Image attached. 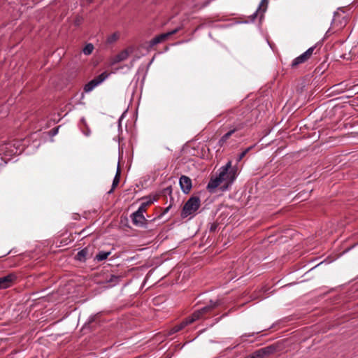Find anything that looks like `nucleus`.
I'll return each mask as SVG.
<instances>
[{
  "mask_svg": "<svg viewBox=\"0 0 358 358\" xmlns=\"http://www.w3.org/2000/svg\"><path fill=\"white\" fill-rule=\"evenodd\" d=\"M217 228V224L216 223H213L211 225H210V232H214L216 231Z\"/></svg>",
  "mask_w": 358,
  "mask_h": 358,
  "instance_id": "nucleus-30",
  "label": "nucleus"
},
{
  "mask_svg": "<svg viewBox=\"0 0 358 358\" xmlns=\"http://www.w3.org/2000/svg\"><path fill=\"white\" fill-rule=\"evenodd\" d=\"M224 171L219 172L218 176L215 178H210V180L207 185V189L210 192H213L220 183L223 182V176L226 173L227 169H224Z\"/></svg>",
  "mask_w": 358,
  "mask_h": 358,
  "instance_id": "nucleus-9",
  "label": "nucleus"
},
{
  "mask_svg": "<svg viewBox=\"0 0 358 358\" xmlns=\"http://www.w3.org/2000/svg\"><path fill=\"white\" fill-rule=\"evenodd\" d=\"M163 192H164V194H171L172 187L171 186L167 187L166 188L164 189Z\"/></svg>",
  "mask_w": 358,
  "mask_h": 358,
  "instance_id": "nucleus-29",
  "label": "nucleus"
},
{
  "mask_svg": "<svg viewBox=\"0 0 358 358\" xmlns=\"http://www.w3.org/2000/svg\"><path fill=\"white\" fill-rule=\"evenodd\" d=\"M10 251L8 252L6 254L3 255V256L7 255L10 254Z\"/></svg>",
  "mask_w": 358,
  "mask_h": 358,
  "instance_id": "nucleus-34",
  "label": "nucleus"
},
{
  "mask_svg": "<svg viewBox=\"0 0 358 358\" xmlns=\"http://www.w3.org/2000/svg\"><path fill=\"white\" fill-rule=\"evenodd\" d=\"M196 320L193 317V316L191 315L190 316L187 317L185 320H183L180 324H178V326L180 327V329H183L188 324H190L195 322Z\"/></svg>",
  "mask_w": 358,
  "mask_h": 358,
  "instance_id": "nucleus-19",
  "label": "nucleus"
},
{
  "mask_svg": "<svg viewBox=\"0 0 358 358\" xmlns=\"http://www.w3.org/2000/svg\"><path fill=\"white\" fill-rule=\"evenodd\" d=\"M146 206L142 203L139 206L138 209L136 211V213L143 214L146 211Z\"/></svg>",
  "mask_w": 358,
  "mask_h": 358,
  "instance_id": "nucleus-28",
  "label": "nucleus"
},
{
  "mask_svg": "<svg viewBox=\"0 0 358 358\" xmlns=\"http://www.w3.org/2000/svg\"><path fill=\"white\" fill-rule=\"evenodd\" d=\"M99 317V314L97 313L96 315H92L89 317L87 322L85 324L84 328L93 329L98 323V319Z\"/></svg>",
  "mask_w": 358,
  "mask_h": 358,
  "instance_id": "nucleus-16",
  "label": "nucleus"
},
{
  "mask_svg": "<svg viewBox=\"0 0 358 358\" xmlns=\"http://www.w3.org/2000/svg\"><path fill=\"white\" fill-rule=\"evenodd\" d=\"M83 17L80 15H77L73 21V24L76 27H79L83 22Z\"/></svg>",
  "mask_w": 358,
  "mask_h": 358,
  "instance_id": "nucleus-23",
  "label": "nucleus"
},
{
  "mask_svg": "<svg viewBox=\"0 0 358 358\" xmlns=\"http://www.w3.org/2000/svg\"><path fill=\"white\" fill-rule=\"evenodd\" d=\"M131 217L134 225L147 228L148 220L145 218L143 214L134 212L131 214Z\"/></svg>",
  "mask_w": 358,
  "mask_h": 358,
  "instance_id": "nucleus-11",
  "label": "nucleus"
},
{
  "mask_svg": "<svg viewBox=\"0 0 358 358\" xmlns=\"http://www.w3.org/2000/svg\"><path fill=\"white\" fill-rule=\"evenodd\" d=\"M220 305V301L217 300L215 301H210V303L199 310H195L192 315L195 320L203 318L206 315L211 313L215 308Z\"/></svg>",
  "mask_w": 358,
  "mask_h": 358,
  "instance_id": "nucleus-5",
  "label": "nucleus"
},
{
  "mask_svg": "<svg viewBox=\"0 0 358 358\" xmlns=\"http://www.w3.org/2000/svg\"><path fill=\"white\" fill-rule=\"evenodd\" d=\"M171 206L170 205L169 206H168L166 208H165L163 214L166 213V212H168V210L171 208Z\"/></svg>",
  "mask_w": 358,
  "mask_h": 358,
  "instance_id": "nucleus-33",
  "label": "nucleus"
},
{
  "mask_svg": "<svg viewBox=\"0 0 358 358\" xmlns=\"http://www.w3.org/2000/svg\"><path fill=\"white\" fill-rule=\"evenodd\" d=\"M237 117L235 120L227 126L228 131L219 140L218 144L220 147L223 146L226 141L234 135L236 138L243 137L245 134L243 130L250 122V120L248 115H249V108H243L236 110Z\"/></svg>",
  "mask_w": 358,
  "mask_h": 358,
  "instance_id": "nucleus-1",
  "label": "nucleus"
},
{
  "mask_svg": "<svg viewBox=\"0 0 358 358\" xmlns=\"http://www.w3.org/2000/svg\"><path fill=\"white\" fill-rule=\"evenodd\" d=\"M180 29V28L178 27V28H176L175 29H173V30H172L171 31H169V32H166V33H163V34H161L159 35L156 36L155 37H154L152 40H150L149 41L148 47V48H152L155 45H157V44H159L161 43L164 42L171 36L176 34Z\"/></svg>",
  "mask_w": 358,
  "mask_h": 358,
  "instance_id": "nucleus-7",
  "label": "nucleus"
},
{
  "mask_svg": "<svg viewBox=\"0 0 358 358\" xmlns=\"http://www.w3.org/2000/svg\"><path fill=\"white\" fill-rule=\"evenodd\" d=\"M110 252H105V251H99L95 256L94 260L97 262H101L108 258V257L110 255Z\"/></svg>",
  "mask_w": 358,
  "mask_h": 358,
  "instance_id": "nucleus-18",
  "label": "nucleus"
},
{
  "mask_svg": "<svg viewBox=\"0 0 358 358\" xmlns=\"http://www.w3.org/2000/svg\"><path fill=\"white\" fill-rule=\"evenodd\" d=\"M255 145H251L246 149H245L240 155H238L237 158V162H239L242 160V159L248 153L249 151H250L253 148H255Z\"/></svg>",
  "mask_w": 358,
  "mask_h": 358,
  "instance_id": "nucleus-21",
  "label": "nucleus"
},
{
  "mask_svg": "<svg viewBox=\"0 0 358 358\" xmlns=\"http://www.w3.org/2000/svg\"><path fill=\"white\" fill-rule=\"evenodd\" d=\"M180 330L181 329H180V327L178 326V324H176L174 327H173L171 329H170V330L168 332V335L169 336L173 335L175 333L180 331Z\"/></svg>",
  "mask_w": 358,
  "mask_h": 358,
  "instance_id": "nucleus-25",
  "label": "nucleus"
},
{
  "mask_svg": "<svg viewBox=\"0 0 358 358\" xmlns=\"http://www.w3.org/2000/svg\"><path fill=\"white\" fill-rule=\"evenodd\" d=\"M316 46H312L308 48L306 52L296 57L291 64V67L292 69H296L299 65L306 62L313 55L314 50H315Z\"/></svg>",
  "mask_w": 358,
  "mask_h": 358,
  "instance_id": "nucleus-6",
  "label": "nucleus"
},
{
  "mask_svg": "<svg viewBox=\"0 0 358 358\" xmlns=\"http://www.w3.org/2000/svg\"><path fill=\"white\" fill-rule=\"evenodd\" d=\"M58 129H59V127L54 128V129L52 130V134H53V135H55V134L57 133Z\"/></svg>",
  "mask_w": 358,
  "mask_h": 358,
  "instance_id": "nucleus-32",
  "label": "nucleus"
},
{
  "mask_svg": "<svg viewBox=\"0 0 358 358\" xmlns=\"http://www.w3.org/2000/svg\"><path fill=\"white\" fill-rule=\"evenodd\" d=\"M258 14H259V19L262 20V18H261V10H258V9L250 16H249V19L250 22H254L256 17H257Z\"/></svg>",
  "mask_w": 358,
  "mask_h": 358,
  "instance_id": "nucleus-26",
  "label": "nucleus"
},
{
  "mask_svg": "<svg viewBox=\"0 0 358 358\" xmlns=\"http://www.w3.org/2000/svg\"><path fill=\"white\" fill-rule=\"evenodd\" d=\"M268 0H262L258 7V10H261V18L264 17V14L266 12L268 7Z\"/></svg>",
  "mask_w": 358,
  "mask_h": 358,
  "instance_id": "nucleus-20",
  "label": "nucleus"
},
{
  "mask_svg": "<svg viewBox=\"0 0 358 358\" xmlns=\"http://www.w3.org/2000/svg\"><path fill=\"white\" fill-rule=\"evenodd\" d=\"M179 184L183 193L186 194L189 193L192 187V180L189 177L184 175L181 176L179 179Z\"/></svg>",
  "mask_w": 358,
  "mask_h": 358,
  "instance_id": "nucleus-12",
  "label": "nucleus"
},
{
  "mask_svg": "<svg viewBox=\"0 0 358 358\" xmlns=\"http://www.w3.org/2000/svg\"><path fill=\"white\" fill-rule=\"evenodd\" d=\"M348 22V19L343 15H341L338 13H335L334 15V18L331 22V27L327 31L326 34H329L330 32H335L339 30H341L343 28L345 27Z\"/></svg>",
  "mask_w": 358,
  "mask_h": 358,
  "instance_id": "nucleus-4",
  "label": "nucleus"
},
{
  "mask_svg": "<svg viewBox=\"0 0 358 358\" xmlns=\"http://www.w3.org/2000/svg\"><path fill=\"white\" fill-rule=\"evenodd\" d=\"M17 279V275L14 273H9L5 276L0 277V289L10 287Z\"/></svg>",
  "mask_w": 358,
  "mask_h": 358,
  "instance_id": "nucleus-10",
  "label": "nucleus"
},
{
  "mask_svg": "<svg viewBox=\"0 0 358 358\" xmlns=\"http://www.w3.org/2000/svg\"><path fill=\"white\" fill-rule=\"evenodd\" d=\"M255 334V332H252V333H250V334H245L241 336V337H250V336H254V334Z\"/></svg>",
  "mask_w": 358,
  "mask_h": 358,
  "instance_id": "nucleus-31",
  "label": "nucleus"
},
{
  "mask_svg": "<svg viewBox=\"0 0 358 358\" xmlns=\"http://www.w3.org/2000/svg\"><path fill=\"white\" fill-rule=\"evenodd\" d=\"M90 256V249L88 248H85L78 252L75 257V259L81 262H85Z\"/></svg>",
  "mask_w": 358,
  "mask_h": 358,
  "instance_id": "nucleus-14",
  "label": "nucleus"
},
{
  "mask_svg": "<svg viewBox=\"0 0 358 358\" xmlns=\"http://www.w3.org/2000/svg\"><path fill=\"white\" fill-rule=\"evenodd\" d=\"M123 278V275L111 274L108 278H106V282L109 283L110 286L113 287L119 284Z\"/></svg>",
  "mask_w": 358,
  "mask_h": 358,
  "instance_id": "nucleus-15",
  "label": "nucleus"
},
{
  "mask_svg": "<svg viewBox=\"0 0 358 358\" xmlns=\"http://www.w3.org/2000/svg\"><path fill=\"white\" fill-rule=\"evenodd\" d=\"M143 200H145V201L142 202L146 207L149 206L150 204L152 203L155 201V199L151 198H143Z\"/></svg>",
  "mask_w": 358,
  "mask_h": 358,
  "instance_id": "nucleus-27",
  "label": "nucleus"
},
{
  "mask_svg": "<svg viewBox=\"0 0 358 358\" xmlns=\"http://www.w3.org/2000/svg\"><path fill=\"white\" fill-rule=\"evenodd\" d=\"M224 169H227L226 173L223 176V182H226V185L222 187V189L227 188L229 185H231L237 176V168L232 167L231 161H229L224 166H222L219 171H224Z\"/></svg>",
  "mask_w": 358,
  "mask_h": 358,
  "instance_id": "nucleus-3",
  "label": "nucleus"
},
{
  "mask_svg": "<svg viewBox=\"0 0 358 358\" xmlns=\"http://www.w3.org/2000/svg\"><path fill=\"white\" fill-rule=\"evenodd\" d=\"M94 50V45L92 43L87 44L83 50V53L85 55H90L92 54Z\"/></svg>",
  "mask_w": 358,
  "mask_h": 358,
  "instance_id": "nucleus-22",
  "label": "nucleus"
},
{
  "mask_svg": "<svg viewBox=\"0 0 358 358\" xmlns=\"http://www.w3.org/2000/svg\"><path fill=\"white\" fill-rule=\"evenodd\" d=\"M120 175H121V170L118 165L115 176L113 180L111 189L108 192V194H111L112 192H113L115 187L118 185V184L120 182Z\"/></svg>",
  "mask_w": 358,
  "mask_h": 358,
  "instance_id": "nucleus-17",
  "label": "nucleus"
},
{
  "mask_svg": "<svg viewBox=\"0 0 358 358\" xmlns=\"http://www.w3.org/2000/svg\"><path fill=\"white\" fill-rule=\"evenodd\" d=\"M201 206V200L199 196H191L185 203L181 212V217L185 218L194 213Z\"/></svg>",
  "mask_w": 358,
  "mask_h": 358,
  "instance_id": "nucleus-2",
  "label": "nucleus"
},
{
  "mask_svg": "<svg viewBox=\"0 0 358 358\" xmlns=\"http://www.w3.org/2000/svg\"><path fill=\"white\" fill-rule=\"evenodd\" d=\"M118 34H116V33H114L112 35H110L108 38H107V42L108 43H112L115 41H116L117 39H118Z\"/></svg>",
  "mask_w": 358,
  "mask_h": 358,
  "instance_id": "nucleus-24",
  "label": "nucleus"
},
{
  "mask_svg": "<svg viewBox=\"0 0 358 358\" xmlns=\"http://www.w3.org/2000/svg\"><path fill=\"white\" fill-rule=\"evenodd\" d=\"M108 75L106 71H104L88 82L84 87L85 92L87 93L91 92L95 87L103 82L108 77Z\"/></svg>",
  "mask_w": 358,
  "mask_h": 358,
  "instance_id": "nucleus-8",
  "label": "nucleus"
},
{
  "mask_svg": "<svg viewBox=\"0 0 358 358\" xmlns=\"http://www.w3.org/2000/svg\"><path fill=\"white\" fill-rule=\"evenodd\" d=\"M133 52V48H128L122 51H121L120 53H118L115 57L113 58V63L116 64L119 63L120 62L126 60L129 55Z\"/></svg>",
  "mask_w": 358,
  "mask_h": 358,
  "instance_id": "nucleus-13",
  "label": "nucleus"
}]
</instances>
